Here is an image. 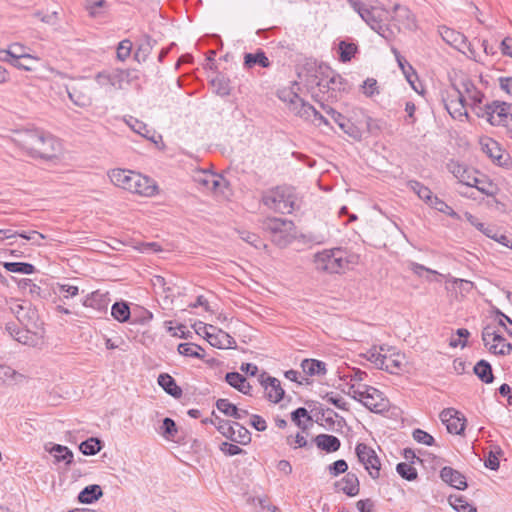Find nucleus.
Returning <instances> with one entry per match:
<instances>
[{"mask_svg": "<svg viewBox=\"0 0 512 512\" xmlns=\"http://www.w3.org/2000/svg\"><path fill=\"white\" fill-rule=\"evenodd\" d=\"M18 145L30 156L42 159H52L61 150V144L50 133L39 129H29L19 133Z\"/></svg>", "mask_w": 512, "mask_h": 512, "instance_id": "obj_1", "label": "nucleus"}, {"mask_svg": "<svg viewBox=\"0 0 512 512\" xmlns=\"http://www.w3.org/2000/svg\"><path fill=\"white\" fill-rule=\"evenodd\" d=\"M108 175L115 186L131 193L145 197H152L157 193L156 182L140 173L126 169H113Z\"/></svg>", "mask_w": 512, "mask_h": 512, "instance_id": "obj_2", "label": "nucleus"}, {"mask_svg": "<svg viewBox=\"0 0 512 512\" xmlns=\"http://www.w3.org/2000/svg\"><path fill=\"white\" fill-rule=\"evenodd\" d=\"M349 5L356 11L375 32L388 39L391 31L388 29V11L381 6L371 5L363 0H348Z\"/></svg>", "mask_w": 512, "mask_h": 512, "instance_id": "obj_3", "label": "nucleus"}, {"mask_svg": "<svg viewBox=\"0 0 512 512\" xmlns=\"http://www.w3.org/2000/svg\"><path fill=\"white\" fill-rule=\"evenodd\" d=\"M355 263V256L342 248L323 250L314 256L316 269L330 274L341 273Z\"/></svg>", "mask_w": 512, "mask_h": 512, "instance_id": "obj_4", "label": "nucleus"}, {"mask_svg": "<svg viewBox=\"0 0 512 512\" xmlns=\"http://www.w3.org/2000/svg\"><path fill=\"white\" fill-rule=\"evenodd\" d=\"M475 114L478 118H485L493 126H506L512 121V104L492 101L476 107Z\"/></svg>", "mask_w": 512, "mask_h": 512, "instance_id": "obj_5", "label": "nucleus"}, {"mask_svg": "<svg viewBox=\"0 0 512 512\" xmlns=\"http://www.w3.org/2000/svg\"><path fill=\"white\" fill-rule=\"evenodd\" d=\"M213 418H205L202 420L204 424H213L217 430L227 439L241 445H247L251 442V434L246 427L238 422H233V425L221 419L216 413L212 412Z\"/></svg>", "mask_w": 512, "mask_h": 512, "instance_id": "obj_6", "label": "nucleus"}, {"mask_svg": "<svg viewBox=\"0 0 512 512\" xmlns=\"http://www.w3.org/2000/svg\"><path fill=\"white\" fill-rule=\"evenodd\" d=\"M295 196L293 193L283 187H277L268 191L262 197L264 205L282 214H290L295 208Z\"/></svg>", "mask_w": 512, "mask_h": 512, "instance_id": "obj_7", "label": "nucleus"}, {"mask_svg": "<svg viewBox=\"0 0 512 512\" xmlns=\"http://www.w3.org/2000/svg\"><path fill=\"white\" fill-rule=\"evenodd\" d=\"M10 311L15 315L19 323L26 329L27 333L37 335L41 324L37 310L29 302L20 303L12 301L9 305Z\"/></svg>", "mask_w": 512, "mask_h": 512, "instance_id": "obj_8", "label": "nucleus"}, {"mask_svg": "<svg viewBox=\"0 0 512 512\" xmlns=\"http://www.w3.org/2000/svg\"><path fill=\"white\" fill-rule=\"evenodd\" d=\"M450 80L453 92H447V96L442 97L444 107L453 119L459 121H463L464 119L469 120L467 103L463 92L455 80L452 78Z\"/></svg>", "mask_w": 512, "mask_h": 512, "instance_id": "obj_9", "label": "nucleus"}, {"mask_svg": "<svg viewBox=\"0 0 512 512\" xmlns=\"http://www.w3.org/2000/svg\"><path fill=\"white\" fill-rule=\"evenodd\" d=\"M482 341L489 352L495 355H508L512 351V344L499 334L495 327L487 325L482 330Z\"/></svg>", "mask_w": 512, "mask_h": 512, "instance_id": "obj_10", "label": "nucleus"}, {"mask_svg": "<svg viewBox=\"0 0 512 512\" xmlns=\"http://www.w3.org/2000/svg\"><path fill=\"white\" fill-rule=\"evenodd\" d=\"M355 453L360 463H362L369 475L373 479L380 476L381 463L376 452L365 443H358L355 448Z\"/></svg>", "mask_w": 512, "mask_h": 512, "instance_id": "obj_11", "label": "nucleus"}, {"mask_svg": "<svg viewBox=\"0 0 512 512\" xmlns=\"http://www.w3.org/2000/svg\"><path fill=\"white\" fill-rule=\"evenodd\" d=\"M203 329L205 338L213 347H217L219 349L237 348L235 339L224 330L211 324H204Z\"/></svg>", "mask_w": 512, "mask_h": 512, "instance_id": "obj_12", "label": "nucleus"}, {"mask_svg": "<svg viewBox=\"0 0 512 512\" xmlns=\"http://www.w3.org/2000/svg\"><path fill=\"white\" fill-rule=\"evenodd\" d=\"M297 90H299V86L294 81L291 87H285L277 91L278 98L286 103L289 111L296 116H298V112H302L305 105L309 104L298 95Z\"/></svg>", "mask_w": 512, "mask_h": 512, "instance_id": "obj_13", "label": "nucleus"}, {"mask_svg": "<svg viewBox=\"0 0 512 512\" xmlns=\"http://www.w3.org/2000/svg\"><path fill=\"white\" fill-rule=\"evenodd\" d=\"M258 381L264 387L269 401L279 403L283 399L285 391L277 378L269 376L267 372L263 371L258 375Z\"/></svg>", "mask_w": 512, "mask_h": 512, "instance_id": "obj_14", "label": "nucleus"}, {"mask_svg": "<svg viewBox=\"0 0 512 512\" xmlns=\"http://www.w3.org/2000/svg\"><path fill=\"white\" fill-rule=\"evenodd\" d=\"M364 388V401L363 405L374 413H381L388 407V401L383 396V393L377 388L369 385H363Z\"/></svg>", "mask_w": 512, "mask_h": 512, "instance_id": "obj_15", "label": "nucleus"}, {"mask_svg": "<svg viewBox=\"0 0 512 512\" xmlns=\"http://www.w3.org/2000/svg\"><path fill=\"white\" fill-rule=\"evenodd\" d=\"M345 116L354 126L359 127V132L362 135L373 133L375 129H378L375 121L362 108H353Z\"/></svg>", "mask_w": 512, "mask_h": 512, "instance_id": "obj_16", "label": "nucleus"}, {"mask_svg": "<svg viewBox=\"0 0 512 512\" xmlns=\"http://www.w3.org/2000/svg\"><path fill=\"white\" fill-rule=\"evenodd\" d=\"M30 49L20 43L11 44L8 49L0 50V62H13L20 59L41 61L38 56L29 53Z\"/></svg>", "mask_w": 512, "mask_h": 512, "instance_id": "obj_17", "label": "nucleus"}, {"mask_svg": "<svg viewBox=\"0 0 512 512\" xmlns=\"http://www.w3.org/2000/svg\"><path fill=\"white\" fill-rule=\"evenodd\" d=\"M440 419L446 425L449 433L461 435L464 432L466 419L457 410L444 409L440 413Z\"/></svg>", "mask_w": 512, "mask_h": 512, "instance_id": "obj_18", "label": "nucleus"}, {"mask_svg": "<svg viewBox=\"0 0 512 512\" xmlns=\"http://www.w3.org/2000/svg\"><path fill=\"white\" fill-rule=\"evenodd\" d=\"M326 113L331 117L332 121L336 123L339 128L347 134L349 137L356 141H361L363 138V135L359 132V127L354 126L349 119L341 114L340 112L334 110L333 108L329 107L326 110Z\"/></svg>", "mask_w": 512, "mask_h": 512, "instance_id": "obj_19", "label": "nucleus"}, {"mask_svg": "<svg viewBox=\"0 0 512 512\" xmlns=\"http://www.w3.org/2000/svg\"><path fill=\"white\" fill-rule=\"evenodd\" d=\"M327 69L330 68V66H325ZM323 68V66H311V69L307 71V79L306 83L308 86L313 88L314 86L319 88L320 92H329V76L330 71L327 70V72L319 71Z\"/></svg>", "mask_w": 512, "mask_h": 512, "instance_id": "obj_20", "label": "nucleus"}, {"mask_svg": "<svg viewBox=\"0 0 512 512\" xmlns=\"http://www.w3.org/2000/svg\"><path fill=\"white\" fill-rule=\"evenodd\" d=\"M447 167L460 183L468 187L476 186V184L480 182L477 177L472 175V171L469 170L465 165L451 161Z\"/></svg>", "mask_w": 512, "mask_h": 512, "instance_id": "obj_21", "label": "nucleus"}, {"mask_svg": "<svg viewBox=\"0 0 512 512\" xmlns=\"http://www.w3.org/2000/svg\"><path fill=\"white\" fill-rule=\"evenodd\" d=\"M439 33L447 44L460 52H464V49L468 46L466 37L458 31L442 26L439 28Z\"/></svg>", "mask_w": 512, "mask_h": 512, "instance_id": "obj_22", "label": "nucleus"}, {"mask_svg": "<svg viewBox=\"0 0 512 512\" xmlns=\"http://www.w3.org/2000/svg\"><path fill=\"white\" fill-rule=\"evenodd\" d=\"M128 77V74L118 68H113L111 71L99 72L96 80L100 85H111L113 87H122V82Z\"/></svg>", "mask_w": 512, "mask_h": 512, "instance_id": "obj_23", "label": "nucleus"}, {"mask_svg": "<svg viewBox=\"0 0 512 512\" xmlns=\"http://www.w3.org/2000/svg\"><path fill=\"white\" fill-rule=\"evenodd\" d=\"M211 70V75H209V83L217 95L227 96L230 94V80L225 77L223 74L216 72L213 68H217V66H209Z\"/></svg>", "mask_w": 512, "mask_h": 512, "instance_id": "obj_24", "label": "nucleus"}, {"mask_svg": "<svg viewBox=\"0 0 512 512\" xmlns=\"http://www.w3.org/2000/svg\"><path fill=\"white\" fill-rule=\"evenodd\" d=\"M458 85L460 86V89H463L468 99L471 101L469 106L474 113L476 107H482L484 105V94L476 88L471 80L464 79Z\"/></svg>", "mask_w": 512, "mask_h": 512, "instance_id": "obj_25", "label": "nucleus"}, {"mask_svg": "<svg viewBox=\"0 0 512 512\" xmlns=\"http://www.w3.org/2000/svg\"><path fill=\"white\" fill-rule=\"evenodd\" d=\"M110 299L107 293H101L99 290L89 294L83 301V306L92 308L99 313H105L108 309Z\"/></svg>", "mask_w": 512, "mask_h": 512, "instance_id": "obj_26", "label": "nucleus"}, {"mask_svg": "<svg viewBox=\"0 0 512 512\" xmlns=\"http://www.w3.org/2000/svg\"><path fill=\"white\" fill-rule=\"evenodd\" d=\"M440 477L445 483L458 490H464L467 488V482L464 475L449 466H445L441 469Z\"/></svg>", "mask_w": 512, "mask_h": 512, "instance_id": "obj_27", "label": "nucleus"}, {"mask_svg": "<svg viewBox=\"0 0 512 512\" xmlns=\"http://www.w3.org/2000/svg\"><path fill=\"white\" fill-rule=\"evenodd\" d=\"M394 19L407 30H415L417 21L415 15L409 8L396 4L393 8Z\"/></svg>", "mask_w": 512, "mask_h": 512, "instance_id": "obj_28", "label": "nucleus"}, {"mask_svg": "<svg viewBox=\"0 0 512 512\" xmlns=\"http://www.w3.org/2000/svg\"><path fill=\"white\" fill-rule=\"evenodd\" d=\"M298 117L305 121H310L318 127L325 125L332 128L330 126V121L318 112L310 103L304 106L302 112H298Z\"/></svg>", "mask_w": 512, "mask_h": 512, "instance_id": "obj_29", "label": "nucleus"}, {"mask_svg": "<svg viewBox=\"0 0 512 512\" xmlns=\"http://www.w3.org/2000/svg\"><path fill=\"white\" fill-rule=\"evenodd\" d=\"M313 442L322 451L326 453H333L340 449L341 442L340 440L333 435L330 434H319L314 439Z\"/></svg>", "mask_w": 512, "mask_h": 512, "instance_id": "obj_30", "label": "nucleus"}, {"mask_svg": "<svg viewBox=\"0 0 512 512\" xmlns=\"http://www.w3.org/2000/svg\"><path fill=\"white\" fill-rule=\"evenodd\" d=\"M216 407L226 416L233 417L235 419H243L249 415L247 410L239 409L236 405L229 402L228 399L224 398L218 399L216 401Z\"/></svg>", "mask_w": 512, "mask_h": 512, "instance_id": "obj_31", "label": "nucleus"}, {"mask_svg": "<svg viewBox=\"0 0 512 512\" xmlns=\"http://www.w3.org/2000/svg\"><path fill=\"white\" fill-rule=\"evenodd\" d=\"M155 43L156 42L152 40L149 36H144L142 39H140L137 45V49L134 53L135 61H137L138 63L153 61V58H150L149 55Z\"/></svg>", "mask_w": 512, "mask_h": 512, "instance_id": "obj_32", "label": "nucleus"}, {"mask_svg": "<svg viewBox=\"0 0 512 512\" xmlns=\"http://www.w3.org/2000/svg\"><path fill=\"white\" fill-rule=\"evenodd\" d=\"M335 485L348 496H355L359 493V480L354 473H347L344 478Z\"/></svg>", "mask_w": 512, "mask_h": 512, "instance_id": "obj_33", "label": "nucleus"}, {"mask_svg": "<svg viewBox=\"0 0 512 512\" xmlns=\"http://www.w3.org/2000/svg\"><path fill=\"white\" fill-rule=\"evenodd\" d=\"M226 382L237 389L239 392L250 395L251 385L246 381V378L238 372H228L225 375Z\"/></svg>", "mask_w": 512, "mask_h": 512, "instance_id": "obj_34", "label": "nucleus"}, {"mask_svg": "<svg viewBox=\"0 0 512 512\" xmlns=\"http://www.w3.org/2000/svg\"><path fill=\"white\" fill-rule=\"evenodd\" d=\"M158 384L167 394L174 398L181 397L182 389L176 384L175 379L171 375L167 373L160 374L158 376Z\"/></svg>", "mask_w": 512, "mask_h": 512, "instance_id": "obj_35", "label": "nucleus"}, {"mask_svg": "<svg viewBox=\"0 0 512 512\" xmlns=\"http://www.w3.org/2000/svg\"><path fill=\"white\" fill-rule=\"evenodd\" d=\"M103 492L99 485L92 484L83 488L78 494V501L83 504H91L102 497Z\"/></svg>", "mask_w": 512, "mask_h": 512, "instance_id": "obj_36", "label": "nucleus"}, {"mask_svg": "<svg viewBox=\"0 0 512 512\" xmlns=\"http://www.w3.org/2000/svg\"><path fill=\"white\" fill-rule=\"evenodd\" d=\"M473 371L476 376L486 384H490L494 381L492 366L484 359H481L475 364Z\"/></svg>", "mask_w": 512, "mask_h": 512, "instance_id": "obj_37", "label": "nucleus"}, {"mask_svg": "<svg viewBox=\"0 0 512 512\" xmlns=\"http://www.w3.org/2000/svg\"><path fill=\"white\" fill-rule=\"evenodd\" d=\"M301 368L306 375H325L326 364L323 361L316 359H304L301 363Z\"/></svg>", "mask_w": 512, "mask_h": 512, "instance_id": "obj_38", "label": "nucleus"}, {"mask_svg": "<svg viewBox=\"0 0 512 512\" xmlns=\"http://www.w3.org/2000/svg\"><path fill=\"white\" fill-rule=\"evenodd\" d=\"M407 186L414 193H416L421 200L425 201L429 205L435 198L432 191L427 186L423 185L421 182L417 180L408 181Z\"/></svg>", "mask_w": 512, "mask_h": 512, "instance_id": "obj_39", "label": "nucleus"}, {"mask_svg": "<svg viewBox=\"0 0 512 512\" xmlns=\"http://www.w3.org/2000/svg\"><path fill=\"white\" fill-rule=\"evenodd\" d=\"M291 224L292 223L290 221L281 218H267L263 221L262 228L266 231L276 234L286 231V227L290 226Z\"/></svg>", "mask_w": 512, "mask_h": 512, "instance_id": "obj_40", "label": "nucleus"}, {"mask_svg": "<svg viewBox=\"0 0 512 512\" xmlns=\"http://www.w3.org/2000/svg\"><path fill=\"white\" fill-rule=\"evenodd\" d=\"M111 315L115 320L123 323L131 318V310L127 302H115L111 308Z\"/></svg>", "mask_w": 512, "mask_h": 512, "instance_id": "obj_41", "label": "nucleus"}, {"mask_svg": "<svg viewBox=\"0 0 512 512\" xmlns=\"http://www.w3.org/2000/svg\"><path fill=\"white\" fill-rule=\"evenodd\" d=\"M49 452L54 455L56 462L64 461L66 465L73 462V452L67 446L55 444Z\"/></svg>", "mask_w": 512, "mask_h": 512, "instance_id": "obj_42", "label": "nucleus"}, {"mask_svg": "<svg viewBox=\"0 0 512 512\" xmlns=\"http://www.w3.org/2000/svg\"><path fill=\"white\" fill-rule=\"evenodd\" d=\"M358 47L354 43H347L345 41H341L338 44L337 53L339 55V60L341 62L351 61L354 55L356 54Z\"/></svg>", "mask_w": 512, "mask_h": 512, "instance_id": "obj_43", "label": "nucleus"}, {"mask_svg": "<svg viewBox=\"0 0 512 512\" xmlns=\"http://www.w3.org/2000/svg\"><path fill=\"white\" fill-rule=\"evenodd\" d=\"M448 502L458 512H477L476 508L471 506L463 496L450 495Z\"/></svg>", "mask_w": 512, "mask_h": 512, "instance_id": "obj_44", "label": "nucleus"}, {"mask_svg": "<svg viewBox=\"0 0 512 512\" xmlns=\"http://www.w3.org/2000/svg\"><path fill=\"white\" fill-rule=\"evenodd\" d=\"M3 267L13 273L32 274L35 271L34 265L26 262H4Z\"/></svg>", "mask_w": 512, "mask_h": 512, "instance_id": "obj_45", "label": "nucleus"}, {"mask_svg": "<svg viewBox=\"0 0 512 512\" xmlns=\"http://www.w3.org/2000/svg\"><path fill=\"white\" fill-rule=\"evenodd\" d=\"M101 441L98 438L91 437L85 441H83L79 445V450L88 456H92L97 454L101 450Z\"/></svg>", "mask_w": 512, "mask_h": 512, "instance_id": "obj_46", "label": "nucleus"}, {"mask_svg": "<svg viewBox=\"0 0 512 512\" xmlns=\"http://www.w3.org/2000/svg\"><path fill=\"white\" fill-rule=\"evenodd\" d=\"M152 318H153V314L149 310H147L143 307H140V306H137L131 312V319H132V323H134V324L145 325V324L149 323L152 320Z\"/></svg>", "mask_w": 512, "mask_h": 512, "instance_id": "obj_47", "label": "nucleus"}, {"mask_svg": "<svg viewBox=\"0 0 512 512\" xmlns=\"http://www.w3.org/2000/svg\"><path fill=\"white\" fill-rule=\"evenodd\" d=\"M238 233L243 241L247 242L256 249L266 248L267 246L264 241L255 233L246 230H239Z\"/></svg>", "mask_w": 512, "mask_h": 512, "instance_id": "obj_48", "label": "nucleus"}, {"mask_svg": "<svg viewBox=\"0 0 512 512\" xmlns=\"http://www.w3.org/2000/svg\"><path fill=\"white\" fill-rule=\"evenodd\" d=\"M397 473L405 480L413 481L418 477L417 470L410 464L400 462L396 466Z\"/></svg>", "mask_w": 512, "mask_h": 512, "instance_id": "obj_49", "label": "nucleus"}, {"mask_svg": "<svg viewBox=\"0 0 512 512\" xmlns=\"http://www.w3.org/2000/svg\"><path fill=\"white\" fill-rule=\"evenodd\" d=\"M127 124L131 127V129L140 134L141 136L147 138V139H150L151 141L153 142H157L156 139L154 138V136L150 137L149 136V129L147 128V125L145 123H143L142 121L136 119V118H133V117H130V119L127 121Z\"/></svg>", "mask_w": 512, "mask_h": 512, "instance_id": "obj_50", "label": "nucleus"}, {"mask_svg": "<svg viewBox=\"0 0 512 512\" xmlns=\"http://www.w3.org/2000/svg\"><path fill=\"white\" fill-rule=\"evenodd\" d=\"M199 350H203L201 346L193 343H180L178 345V352L181 355L202 359L203 355L199 353Z\"/></svg>", "mask_w": 512, "mask_h": 512, "instance_id": "obj_51", "label": "nucleus"}, {"mask_svg": "<svg viewBox=\"0 0 512 512\" xmlns=\"http://www.w3.org/2000/svg\"><path fill=\"white\" fill-rule=\"evenodd\" d=\"M361 90L366 97L372 98L375 95L380 94L378 82L374 78H367L362 86Z\"/></svg>", "mask_w": 512, "mask_h": 512, "instance_id": "obj_52", "label": "nucleus"}, {"mask_svg": "<svg viewBox=\"0 0 512 512\" xmlns=\"http://www.w3.org/2000/svg\"><path fill=\"white\" fill-rule=\"evenodd\" d=\"M133 44L129 39L122 40L117 47L116 56L118 61L124 62L130 56Z\"/></svg>", "mask_w": 512, "mask_h": 512, "instance_id": "obj_53", "label": "nucleus"}, {"mask_svg": "<svg viewBox=\"0 0 512 512\" xmlns=\"http://www.w3.org/2000/svg\"><path fill=\"white\" fill-rule=\"evenodd\" d=\"M399 68L401 69L402 73L404 74L406 80L411 85L413 90H415L417 93H420L419 87L416 84L419 81L418 74L413 69V66H399Z\"/></svg>", "mask_w": 512, "mask_h": 512, "instance_id": "obj_54", "label": "nucleus"}, {"mask_svg": "<svg viewBox=\"0 0 512 512\" xmlns=\"http://www.w3.org/2000/svg\"><path fill=\"white\" fill-rule=\"evenodd\" d=\"M211 178H213V173L205 170H199L193 174L194 182L207 190L210 187Z\"/></svg>", "mask_w": 512, "mask_h": 512, "instance_id": "obj_55", "label": "nucleus"}, {"mask_svg": "<svg viewBox=\"0 0 512 512\" xmlns=\"http://www.w3.org/2000/svg\"><path fill=\"white\" fill-rule=\"evenodd\" d=\"M161 429V433L166 439H173L178 432L175 421L169 417L163 419Z\"/></svg>", "mask_w": 512, "mask_h": 512, "instance_id": "obj_56", "label": "nucleus"}, {"mask_svg": "<svg viewBox=\"0 0 512 512\" xmlns=\"http://www.w3.org/2000/svg\"><path fill=\"white\" fill-rule=\"evenodd\" d=\"M430 206L439 212L449 215L452 218H458V214L437 196H435V198L432 200Z\"/></svg>", "mask_w": 512, "mask_h": 512, "instance_id": "obj_57", "label": "nucleus"}, {"mask_svg": "<svg viewBox=\"0 0 512 512\" xmlns=\"http://www.w3.org/2000/svg\"><path fill=\"white\" fill-rule=\"evenodd\" d=\"M402 367V363L400 360L393 358L392 356L385 355V361H383V366L381 370H385L391 374H397Z\"/></svg>", "mask_w": 512, "mask_h": 512, "instance_id": "obj_58", "label": "nucleus"}, {"mask_svg": "<svg viewBox=\"0 0 512 512\" xmlns=\"http://www.w3.org/2000/svg\"><path fill=\"white\" fill-rule=\"evenodd\" d=\"M346 82L343 77L339 74L330 71L329 76V91H341L345 90Z\"/></svg>", "mask_w": 512, "mask_h": 512, "instance_id": "obj_59", "label": "nucleus"}, {"mask_svg": "<svg viewBox=\"0 0 512 512\" xmlns=\"http://www.w3.org/2000/svg\"><path fill=\"white\" fill-rule=\"evenodd\" d=\"M412 435L414 440L418 443H422L427 446H432L435 443L434 437L422 429H415Z\"/></svg>", "mask_w": 512, "mask_h": 512, "instance_id": "obj_60", "label": "nucleus"}, {"mask_svg": "<svg viewBox=\"0 0 512 512\" xmlns=\"http://www.w3.org/2000/svg\"><path fill=\"white\" fill-rule=\"evenodd\" d=\"M364 356L368 361L373 363L376 366V368H378V369L382 368L383 361H385V355L378 352L375 347L368 350L366 352V354H364Z\"/></svg>", "mask_w": 512, "mask_h": 512, "instance_id": "obj_61", "label": "nucleus"}, {"mask_svg": "<svg viewBox=\"0 0 512 512\" xmlns=\"http://www.w3.org/2000/svg\"><path fill=\"white\" fill-rule=\"evenodd\" d=\"M497 450L490 451L488 457L485 460V467L494 471H497L499 469L500 463L498 456L502 454V450L500 447L496 448Z\"/></svg>", "mask_w": 512, "mask_h": 512, "instance_id": "obj_62", "label": "nucleus"}, {"mask_svg": "<svg viewBox=\"0 0 512 512\" xmlns=\"http://www.w3.org/2000/svg\"><path fill=\"white\" fill-rule=\"evenodd\" d=\"M292 421L302 429H305V425L302 423L301 418H306L307 420H311V417L308 414V411L304 407H299L291 413Z\"/></svg>", "mask_w": 512, "mask_h": 512, "instance_id": "obj_63", "label": "nucleus"}, {"mask_svg": "<svg viewBox=\"0 0 512 512\" xmlns=\"http://www.w3.org/2000/svg\"><path fill=\"white\" fill-rule=\"evenodd\" d=\"M314 410H317L318 414H321V419H323L330 428L335 424L334 417H339L338 413L331 408L324 409L320 406Z\"/></svg>", "mask_w": 512, "mask_h": 512, "instance_id": "obj_64", "label": "nucleus"}]
</instances>
